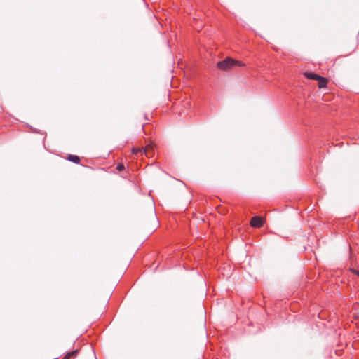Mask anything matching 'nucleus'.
Instances as JSON below:
<instances>
[{
	"mask_svg": "<svg viewBox=\"0 0 359 359\" xmlns=\"http://www.w3.org/2000/svg\"><path fill=\"white\" fill-rule=\"evenodd\" d=\"M358 275L359 276V271L358 272Z\"/></svg>",
	"mask_w": 359,
	"mask_h": 359,
	"instance_id": "9",
	"label": "nucleus"
},
{
	"mask_svg": "<svg viewBox=\"0 0 359 359\" xmlns=\"http://www.w3.org/2000/svg\"><path fill=\"white\" fill-rule=\"evenodd\" d=\"M264 219L259 216H254L252 217L250 224L254 228H259L264 225Z\"/></svg>",
	"mask_w": 359,
	"mask_h": 359,
	"instance_id": "2",
	"label": "nucleus"
},
{
	"mask_svg": "<svg viewBox=\"0 0 359 359\" xmlns=\"http://www.w3.org/2000/svg\"><path fill=\"white\" fill-rule=\"evenodd\" d=\"M305 76L309 79H312V80H318L319 78H320V76L316 74V73H313V72H306L305 74Z\"/></svg>",
	"mask_w": 359,
	"mask_h": 359,
	"instance_id": "3",
	"label": "nucleus"
},
{
	"mask_svg": "<svg viewBox=\"0 0 359 359\" xmlns=\"http://www.w3.org/2000/svg\"><path fill=\"white\" fill-rule=\"evenodd\" d=\"M67 159L74 163H79L80 162V158L76 155L69 154L67 157Z\"/></svg>",
	"mask_w": 359,
	"mask_h": 359,
	"instance_id": "6",
	"label": "nucleus"
},
{
	"mask_svg": "<svg viewBox=\"0 0 359 359\" xmlns=\"http://www.w3.org/2000/svg\"><path fill=\"white\" fill-rule=\"evenodd\" d=\"M116 169L118 170V171H122L125 169V166L123 165V164L122 163H120V164H118L117 166H116Z\"/></svg>",
	"mask_w": 359,
	"mask_h": 359,
	"instance_id": "7",
	"label": "nucleus"
},
{
	"mask_svg": "<svg viewBox=\"0 0 359 359\" xmlns=\"http://www.w3.org/2000/svg\"><path fill=\"white\" fill-rule=\"evenodd\" d=\"M244 65L238 60H233L229 57H226L224 60L219 61L217 67L222 70H228L234 66H243Z\"/></svg>",
	"mask_w": 359,
	"mask_h": 359,
	"instance_id": "1",
	"label": "nucleus"
},
{
	"mask_svg": "<svg viewBox=\"0 0 359 359\" xmlns=\"http://www.w3.org/2000/svg\"><path fill=\"white\" fill-rule=\"evenodd\" d=\"M138 151H139V150H137V149H133V153H134V154H137V153L138 152Z\"/></svg>",
	"mask_w": 359,
	"mask_h": 359,
	"instance_id": "8",
	"label": "nucleus"
},
{
	"mask_svg": "<svg viewBox=\"0 0 359 359\" xmlns=\"http://www.w3.org/2000/svg\"><path fill=\"white\" fill-rule=\"evenodd\" d=\"M317 81H318V86L320 88L325 87L327 83V79L322 76H320V78H319Z\"/></svg>",
	"mask_w": 359,
	"mask_h": 359,
	"instance_id": "5",
	"label": "nucleus"
},
{
	"mask_svg": "<svg viewBox=\"0 0 359 359\" xmlns=\"http://www.w3.org/2000/svg\"><path fill=\"white\" fill-rule=\"evenodd\" d=\"M79 351L77 349L70 351L67 353L62 359H70L72 358H75L77 355Z\"/></svg>",
	"mask_w": 359,
	"mask_h": 359,
	"instance_id": "4",
	"label": "nucleus"
}]
</instances>
